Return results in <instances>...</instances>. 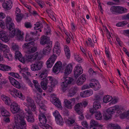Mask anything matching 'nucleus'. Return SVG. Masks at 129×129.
Instances as JSON below:
<instances>
[{"mask_svg": "<svg viewBox=\"0 0 129 129\" xmlns=\"http://www.w3.org/2000/svg\"><path fill=\"white\" fill-rule=\"evenodd\" d=\"M25 26L27 28H31L32 25L29 22H26L25 23Z\"/></svg>", "mask_w": 129, "mask_h": 129, "instance_id": "obj_52", "label": "nucleus"}, {"mask_svg": "<svg viewBox=\"0 0 129 129\" xmlns=\"http://www.w3.org/2000/svg\"><path fill=\"white\" fill-rule=\"evenodd\" d=\"M82 105L81 103H78L75 105L74 107L75 110L78 114L80 115L79 118L81 119H82L84 118L82 111Z\"/></svg>", "mask_w": 129, "mask_h": 129, "instance_id": "obj_12", "label": "nucleus"}, {"mask_svg": "<svg viewBox=\"0 0 129 129\" xmlns=\"http://www.w3.org/2000/svg\"><path fill=\"white\" fill-rule=\"evenodd\" d=\"M62 66V64L61 62L60 61H58L53 67V71L54 73L58 74L60 72Z\"/></svg>", "mask_w": 129, "mask_h": 129, "instance_id": "obj_17", "label": "nucleus"}, {"mask_svg": "<svg viewBox=\"0 0 129 129\" xmlns=\"http://www.w3.org/2000/svg\"><path fill=\"white\" fill-rule=\"evenodd\" d=\"M39 119L40 122L44 124L46 123L47 121V119L43 113H41L39 115Z\"/></svg>", "mask_w": 129, "mask_h": 129, "instance_id": "obj_27", "label": "nucleus"}, {"mask_svg": "<svg viewBox=\"0 0 129 129\" xmlns=\"http://www.w3.org/2000/svg\"><path fill=\"white\" fill-rule=\"evenodd\" d=\"M33 39L34 40V38L33 36L31 37V36L29 35L28 34L26 35L25 38V40L26 41H29Z\"/></svg>", "mask_w": 129, "mask_h": 129, "instance_id": "obj_42", "label": "nucleus"}, {"mask_svg": "<svg viewBox=\"0 0 129 129\" xmlns=\"http://www.w3.org/2000/svg\"><path fill=\"white\" fill-rule=\"evenodd\" d=\"M95 98V99L94 102H100V101L102 99L101 96L99 95H96Z\"/></svg>", "mask_w": 129, "mask_h": 129, "instance_id": "obj_47", "label": "nucleus"}, {"mask_svg": "<svg viewBox=\"0 0 129 129\" xmlns=\"http://www.w3.org/2000/svg\"><path fill=\"white\" fill-rule=\"evenodd\" d=\"M53 54L48 59L46 62L47 67L48 68H51L54 63L56 59L57 58V56L56 55L54 54L55 53L59 55L60 54V51L59 49H56L53 48Z\"/></svg>", "mask_w": 129, "mask_h": 129, "instance_id": "obj_5", "label": "nucleus"}, {"mask_svg": "<svg viewBox=\"0 0 129 129\" xmlns=\"http://www.w3.org/2000/svg\"><path fill=\"white\" fill-rule=\"evenodd\" d=\"M34 85L35 88L40 93L42 92V90L38 82L36 83Z\"/></svg>", "mask_w": 129, "mask_h": 129, "instance_id": "obj_44", "label": "nucleus"}, {"mask_svg": "<svg viewBox=\"0 0 129 129\" xmlns=\"http://www.w3.org/2000/svg\"><path fill=\"white\" fill-rule=\"evenodd\" d=\"M27 105L31 108V110L35 111L36 110V106L34 101L30 98H28L27 99Z\"/></svg>", "mask_w": 129, "mask_h": 129, "instance_id": "obj_16", "label": "nucleus"}, {"mask_svg": "<svg viewBox=\"0 0 129 129\" xmlns=\"http://www.w3.org/2000/svg\"><path fill=\"white\" fill-rule=\"evenodd\" d=\"M16 20L18 22H20L23 17V15L22 14H17L16 15Z\"/></svg>", "mask_w": 129, "mask_h": 129, "instance_id": "obj_39", "label": "nucleus"}, {"mask_svg": "<svg viewBox=\"0 0 129 129\" xmlns=\"http://www.w3.org/2000/svg\"><path fill=\"white\" fill-rule=\"evenodd\" d=\"M29 109V108H28L27 109H25V110L26 111H27V113L28 114H29L28 115H32V112L30 110V109Z\"/></svg>", "mask_w": 129, "mask_h": 129, "instance_id": "obj_61", "label": "nucleus"}, {"mask_svg": "<svg viewBox=\"0 0 129 129\" xmlns=\"http://www.w3.org/2000/svg\"><path fill=\"white\" fill-rule=\"evenodd\" d=\"M15 34L16 39L17 40H22L23 39V34H21V31L17 30V31L15 29Z\"/></svg>", "mask_w": 129, "mask_h": 129, "instance_id": "obj_26", "label": "nucleus"}, {"mask_svg": "<svg viewBox=\"0 0 129 129\" xmlns=\"http://www.w3.org/2000/svg\"><path fill=\"white\" fill-rule=\"evenodd\" d=\"M40 74L39 78L41 80L44 79H46V78L47 77L48 73L47 70H41L40 72Z\"/></svg>", "mask_w": 129, "mask_h": 129, "instance_id": "obj_23", "label": "nucleus"}, {"mask_svg": "<svg viewBox=\"0 0 129 129\" xmlns=\"http://www.w3.org/2000/svg\"><path fill=\"white\" fill-rule=\"evenodd\" d=\"M74 77L76 79L83 73V70L81 67L76 66L74 71Z\"/></svg>", "mask_w": 129, "mask_h": 129, "instance_id": "obj_18", "label": "nucleus"}, {"mask_svg": "<svg viewBox=\"0 0 129 129\" xmlns=\"http://www.w3.org/2000/svg\"><path fill=\"white\" fill-rule=\"evenodd\" d=\"M26 119L28 122L33 123L34 122L35 119L32 115H28Z\"/></svg>", "mask_w": 129, "mask_h": 129, "instance_id": "obj_36", "label": "nucleus"}, {"mask_svg": "<svg viewBox=\"0 0 129 129\" xmlns=\"http://www.w3.org/2000/svg\"><path fill=\"white\" fill-rule=\"evenodd\" d=\"M85 80V75L83 74L78 78L76 82L77 84L78 85H81L83 84Z\"/></svg>", "mask_w": 129, "mask_h": 129, "instance_id": "obj_25", "label": "nucleus"}, {"mask_svg": "<svg viewBox=\"0 0 129 129\" xmlns=\"http://www.w3.org/2000/svg\"><path fill=\"white\" fill-rule=\"evenodd\" d=\"M74 129H85L84 128L82 127L81 126L78 125L75 126L74 127Z\"/></svg>", "mask_w": 129, "mask_h": 129, "instance_id": "obj_64", "label": "nucleus"}, {"mask_svg": "<svg viewBox=\"0 0 129 129\" xmlns=\"http://www.w3.org/2000/svg\"><path fill=\"white\" fill-rule=\"evenodd\" d=\"M64 81L61 84L62 91L65 92L67 91L69 92L68 96L69 97H72L74 95L77 93L78 88L74 87L70 88L69 84H70L73 80V78L70 77H64Z\"/></svg>", "mask_w": 129, "mask_h": 129, "instance_id": "obj_2", "label": "nucleus"}, {"mask_svg": "<svg viewBox=\"0 0 129 129\" xmlns=\"http://www.w3.org/2000/svg\"><path fill=\"white\" fill-rule=\"evenodd\" d=\"M39 126L42 128L44 129H52V127L48 124L43 123L40 122V123H39Z\"/></svg>", "mask_w": 129, "mask_h": 129, "instance_id": "obj_30", "label": "nucleus"}, {"mask_svg": "<svg viewBox=\"0 0 129 129\" xmlns=\"http://www.w3.org/2000/svg\"><path fill=\"white\" fill-rule=\"evenodd\" d=\"M1 114L2 116L5 117H9L10 116V114L8 111L4 109H1Z\"/></svg>", "mask_w": 129, "mask_h": 129, "instance_id": "obj_31", "label": "nucleus"}, {"mask_svg": "<svg viewBox=\"0 0 129 129\" xmlns=\"http://www.w3.org/2000/svg\"><path fill=\"white\" fill-rule=\"evenodd\" d=\"M15 122L16 124L20 123L21 126L20 129H26V123L24 119V115L22 114L20 116L18 115H14Z\"/></svg>", "mask_w": 129, "mask_h": 129, "instance_id": "obj_7", "label": "nucleus"}, {"mask_svg": "<svg viewBox=\"0 0 129 129\" xmlns=\"http://www.w3.org/2000/svg\"><path fill=\"white\" fill-rule=\"evenodd\" d=\"M1 98L2 99L3 101H6V100H7L6 99L7 98L9 99V97L6 96L5 95H2L1 96Z\"/></svg>", "mask_w": 129, "mask_h": 129, "instance_id": "obj_58", "label": "nucleus"}, {"mask_svg": "<svg viewBox=\"0 0 129 129\" xmlns=\"http://www.w3.org/2000/svg\"><path fill=\"white\" fill-rule=\"evenodd\" d=\"M129 115V111H127L126 112L123 113L120 115L121 118H124L126 117Z\"/></svg>", "mask_w": 129, "mask_h": 129, "instance_id": "obj_43", "label": "nucleus"}, {"mask_svg": "<svg viewBox=\"0 0 129 129\" xmlns=\"http://www.w3.org/2000/svg\"><path fill=\"white\" fill-rule=\"evenodd\" d=\"M101 87L100 84L97 80L95 79H91L90 81L89 85L86 84L83 85L82 88V90L88 89L90 87L93 88L95 90H98Z\"/></svg>", "mask_w": 129, "mask_h": 129, "instance_id": "obj_6", "label": "nucleus"}, {"mask_svg": "<svg viewBox=\"0 0 129 129\" xmlns=\"http://www.w3.org/2000/svg\"><path fill=\"white\" fill-rule=\"evenodd\" d=\"M9 50L6 49L4 50V56L5 58H7L9 60H11L12 59V55L9 53Z\"/></svg>", "mask_w": 129, "mask_h": 129, "instance_id": "obj_29", "label": "nucleus"}, {"mask_svg": "<svg viewBox=\"0 0 129 129\" xmlns=\"http://www.w3.org/2000/svg\"><path fill=\"white\" fill-rule=\"evenodd\" d=\"M112 108L114 109V111L115 112V111L118 110L120 109L119 107V106L118 105L115 106L113 107H112Z\"/></svg>", "mask_w": 129, "mask_h": 129, "instance_id": "obj_57", "label": "nucleus"}, {"mask_svg": "<svg viewBox=\"0 0 129 129\" xmlns=\"http://www.w3.org/2000/svg\"><path fill=\"white\" fill-rule=\"evenodd\" d=\"M12 85L18 89H20L21 88V86L20 83L18 82L17 80L15 82V83H14Z\"/></svg>", "mask_w": 129, "mask_h": 129, "instance_id": "obj_45", "label": "nucleus"}, {"mask_svg": "<svg viewBox=\"0 0 129 129\" xmlns=\"http://www.w3.org/2000/svg\"><path fill=\"white\" fill-rule=\"evenodd\" d=\"M9 79L10 80V82L12 85L14 83H15V82L16 81L15 79L10 76L9 77Z\"/></svg>", "mask_w": 129, "mask_h": 129, "instance_id": "obj_49", "label": "nucleus"}, {"mask_svg": "<svg viewBox=\"0 0 129 129\" xmlns=\"http://www.w3.org/2000/svg\"><path fill=\"white\" fill-rule=\"evenodd\" d=\"M114 110L112 107L108 109L103 114L104 119L106 120H108L111 118L112 115L115 112Z\"/></svg>", "mask_w": 129, "mask_h": 129, "instance_id": "obj_14", "label": "nucleus"}, {"mask_svg": "<svg viewBox=\"0 0 129 129\" xmlns=\"http://www.w3.org/2000/svg\"><path fill=\"white\" fill-rule=\"evenodd\" d=\"M12 48L14 50H17L18 49V46L17 45L15 44H13L12 45Z\"/></svg>", "mask_w": 129, "mask_h": 129, "instance_id": "obj_54", "label": "nucleus"}, {"mask_svg": "<svg viewBox=\"0 0 129 129\" xmlns=\"http://www.w3.org/2000/svg\"><path fill=\"white\" fill-rule=\"evenodd\" d=\"M81 104L82 105V107H85L87 105L88 103L86 101H84L81 103Z\"/></svg>", "mask_w": 129, "mask_h": 129, "instance_id": "obj_63", "label": "nucleus"}, {"mask_svg": "<svg viewBox=\"0 0 129 129\" xmlns=\"http://www.w3.org/2000/svg\"><path fill=\"white\" fill-rule=\"evenodd\" d=\"M52 102L57 107L59 108L61 107V103L59 100L56 97H54L53 99Z\"/></svg>", "mask_w": 129, "mask_h": 129, "instance_id": "obj_28", "label": "nucleus"}, {"mask_svg": "<svg viewBox=\"0 0 129 129\" xmlns=\"http://www.w3.org/2000/svg\"><path fill=\"white\" fill-rule=\"evenodd\" d=\"M75 102V99L74 98L70 99V100L67 99L64 100V102L65 107L69 109H71Z\"/></svg>", "mask_w": 129, "mask_h": 129, "instance_id": "obj_15", "label": "nucleus"}, {"mask_svg": "<svg viewBox=\"0 0 129 129\" xmlns=\"http://www.w3.org/2000/svg\"><path fill=\"white\" fill-rule=\"evenodd\" d=\"M41 39L40 43L42 45L46 44L48 45L50 42L49 38L44 36H42Z\"/></svg>", "mask_w": 129, "mask_h": 129, "instance_id": "obj_24", "label": "nucleus"}, {"mask_svg": "<svg viewBox=\"0 0 129 129\" xmlns=\"http://www.w3.org/2000/svg\"><path fill=\"white\" fill-rule=\"evenodd\" d=\"M2 6L4 8L7 10H9L11 8V6L9 3H3L2 4Z\"/></svg>", "mask_w": 129, "mask_h": 129, "instance_id": "obj_41", "label": "nucleus"}, {"mask_svg": "<svg viewBox=\"0 0 129 129\" xmlns=\"http://www.w3.org/2000/svg\"><path fill=\"white\" fill-rule=\"evenodd\" d=\"M11 70V68L10 67L8 66H6L4 65L3 71H8L9 70Z\"/></svg>", "mask_w": 129, "mask_h": 129, "instance_id": "obj_46", "label": "nucleus"}, {"mask_svg": "<svg viewBox=\"0 0 129 129\" xmlns=\"http://www.w3.org/2000/svg\"><path fill=\"white\" fill-rule=\"evenodd\" d=\"M72 68V65L71 64H69L67 66L64 73V76L63 77V79L64 77H69L67 76L71 73Z\"/></svg>", "mask_w": 129, "mask_h": 129, "instance_id": "obj_19", "label": "nucleus"}, {"mask_svg": "<svg viewBox=\"0 0 129 129\" xmlns=\"http://www.w3.org/2000/svg\"><path fill=\"white\" fill-rule=\"evenodd\" d=\"M93 107L97 110L101 107L100 102H94L93 104Z\"/></svg>", "mask_w": 129, "mask_h": 129, "instance_id": "obj_35", "label": "nucleus"}, {"mask_svg": "<svg viewBox=\"0 0 129 129\" xmlns=\"http://www.w3.org/2000/svg\"><path fill=\"white\" fill-rule=\"evenodd\" d=\"M112 99L111 96H110L109 95H106L103 98V102L105 103H107L110 101Z\"/></svg>", "mask_w": 129, "mask_h": 129, "instance_id": "obj_32", "label": "nucleus"}, {"mask_svg": "<svg viewBox=\"0 0 129 129\" xmlns=\"http://www.w3.org/2000/svg\"><path fill=\"white\" fill-rule=\"evenodd\" d=\"M58 81L55 78L51 76L47 77L46 79L42 80L41 82V85L42 88L45 90L47 88V85L48 84H50L48 86L52 87L57 84Z\"/></svg>", "mask_w": 129, "mask_h": 129, "instance_id": "obj_3", "label": "nucleus"}, {"mask_svg": "<svg viewBox=\"0 0 129 129\" xmlns=\"http://www.w3.org/2000/svg\"><path fill=\"white\" fill-rule=\"evenodd\" d=\"M85 97H88L92 95L93 94V91L91 90H87L84 91Z\"/></svg>", "mask_w": 129, "mask_h": 129, "instance_id": "obj_38", "label": "nucleus"}, {"mask_svg": "<svg viewBox=\"0 0 129 129\" xmlns=\"http://www.w3.org/2000/svg\"><path fill=\"white\" fill-rule=\"evenodd\" d=\"M12 19L10 17L7 16L6 21V26L10 31L9 35L10 37L13 38L15 36V29L14 23L11 22Z\"/></svg>", "mask_w": 129, "mask_h": 129, "instance_id": "obj_4", "label": "nucleus"}, {"mask_svg": "<svg viewBox=\"0 0 129 129\" xmlns=\"http://www.w3.org/2000/svg\"><path fill=\"white\" fill-rule=\"evenodd\" d=\"M42 24V23H40L39 22H37L36 24H35V25L36 26L34 27V29L35 30H37V29H39V28H38L40 26H41V25Z\"/></svg>", "mask_w": 129, "mask_h": 129, "instance_id": "obj_48", "label": "nucleus"}, {"mask_svg": "<svg viewBox=\"0 0 129 129\" xmlns=\"http://www.w3.org/2000/svg\"><path fill=\"white\" fill-rule=\"evenodd\" d=\"M118 102V100L116 99H114L112 100L109 104V105L111 104H115Z\"/></svg>", "mask_w": 129, "mask_h": 129, "instance_id": "obj_56", "label": "nucleus"}, {"mask_svg": "<svg viewBox=\"0 0 129 129\" xmlns=\"http://www.w3.org/2000/svg\"><path fill=\"white\" fill-rule=\"evenodd\" d=\"M0 39L3 41L7 42L9 41L8 37L6 34L5 31L0 30Z\"/></svg>", "mask_w": 129, "mask_h": 129, "instance_id": "obj_20", "label": "nucleus"}, {"mask_svg": "<svg viewBox=\"0 0 129 129\" xmlns=\"http://www.w3.org/2000/svg\"><path fill=\"white\" fill-rule=\"evenodd\" d=\"M97 112V110L94 108H91L89 109V112L91 113V115H93L94 113H95Z\"/></svg>", "mask_w": 129, "mask_h": 129, "instance_id": "obj_50", "label": "nucleus"}, {"mask_svg": "<svg viewBox=\"0 0 129 129\" xmlns=\"http://www.w3.org/2000/svg\"><path fill=\"white\" fill-rule=\"evenodd\" d=\"M10 110L13 114L18 113L16 115L20 116L24 114L23 113L20 108L19 106L15 102H14L11 104Z\"/></svg>", "mask_w": 129, "mask_h": 129, "instance_id": "obj_8", "label": "nucleus"}, {"mask_svg": "<svg viewBox=\"0 0 129 129\" xmlns=\"http://www.w3.org/2000/svg\"><path fill=\"white\" fill-rule=\"evenodd\" d=\"M95 118L97 120H100L102 119V115L100 111H97L95 113Z\"/></svg>", "mask_w": 129, "mask_h": 129, "instance_id": "obj_34", "label": "nucleus"}, {"mask_svg": "<svg viewBox=\"0 0 129 129\" xmlns=\"http://www.w3.org/2000/svg\"><path fill=\"white\" fill-rule=\"evenodd\" d=\"M7 100H6V101H4L5 103L8 105H9L10 104V98L9 97V99H8L7 98L6 99Z\"/></svg>", "mask_w": 129, "mask_h": 129, "instance_id": "obj_59", "label": "nucleus"}, {"mask_svg": "<svg viewBox=\"0 0 129 129\" xmlns=\"http://www.w3.org/2000/svg\"><path fill=\"white\" fill-rule=\"evenodd\" d=\"M53 115L55 117L57 123L60 125L62 126L64 123V122L58 112L57 110L53 112Z\"/></svg>", "mask_w": 129, "mask_h": 129, "instance_id": "obj_11", "label": "nucleus"}, {"mask_svg": "<svg viewBox=\"0 0 129 129\" xmlns=\"http://www.w3.org/2000/svg\"><path fill=\"white\" fill-rule=\"evenodd\" d=\"M35 44L34 41L29 42H28L25 43L23 45V46L25 47L28 48L26 51V53L28 54L26 55V59L29 61L35 60L36 59H41V57H40V55L38 53H36L33 55L31 54L35 52L37 50V47L34 46Z\"/></svg>", "mask_w": 129, "mask_h": 129, "instance_id": "obj_1", "label": "nucleus"}, {"mask_svg": "<svg viewBox=\"0 0 129 129\" xmlns=\"http://www.w3.org/2000/svg\"><path fill=\"white\" fill-rule=\"evenodd\" d=\"M35 98L36 102L38 104H40V102L41 100L40 97L38 96H37L36 97H35Z\"/></svg>", "mask_w": 129, "mask_h": 129, "instance_id": "obj_53", "label": "nucleus"}, {"mask_svg": "<svg viewBox=\"0 0 129 129\" xmlns=\"http://www.w3.org/2000/svg\"><path fill=\"white\" fill-rule=\"evenodd\" d=\"M110 10L113 14H121L126 12L127 9L120 6H113L111 7Z\"/></svg>", "mask_w": 129, "mask_h": 129, "instance_id": "obj_9", "label": "nucleus"}, {"mask_svg": "<svg viewBox=\"0 0 129 129\" xmlns=\"http://www.w3.org/2000/svg\"><path fill=\"white\" fill-rule=\"evenodd\" d=\"M52 42L50 41L48 45L45 47L43 50V53L44 55H47L49 53L50 50L52 47Z\"/></svg>", "mask_w": 129, "mask_h": 129, "instance_id": "obj_21", "label": "nucleus"}, {"mask_svg": "<svg viewBox=\"0 0 129 129\" xmlns=\"http://www.w3.org/2000/svg\"><path fill=\"white\" fill-rule=\"evenodd\" d=\"M75 122L74 120H69L67 121L68 124L69 125H71L72 124H73Z\"/></svg>", "mask_w": 129, "mask_h": 129, "instance_id": "obj_62", "label": "nucleus"}, {"mask_svg": "<svg viewBox=\"0 0 129 129\" xmlns=\"http://www.w3.org/2000/svg\"><path fill=\"white\" fill-rule=\"evenodd\" d=\"M122 18V19L124 20L129 19V14H127L126 15L123 16Z\"/></svg>", "mask_w": 129, "mask_h": 129, "instance_id": "obj_60", "label": "nucleus"}, {"mask_svg": "<svg viewBox=\"0 0 129 129\" xmlns=\"http://www.w3.org/2000/svg\"><path fill=\"white\" fill-rule=\"evenodd\" d=\"M40 59H36L34 63L32 64L30 66L31 70L34 71H38L40 70L43 67V62L40 61Z\"/></svg>", "mask_w": 129, "mask_h": 129, "instance_id": "obj_10", "label": "nucleus"}, {"mask_svg": "<svg viewBox=\"0 0 129 129\" xmlns=\"http://www.w3.org/2000/svg\"><path fill=\"white\" fill-rule=\"evenodd\" d=\"M10 93L14 97L16 98V97L20 98L23 100L24 99V97L23 96L22 94L19 91L15 88H14L12 90H9Z\"/></svg>", "mask_w": 129, "mask_h": 129, "instance_id": "obj_13", "label": "nucleus"}, {"mask_svg": "<svg viewBox=\"0 0 129 129\" xmlns=\"http://www.w3.org/2000/svg\"><path fill=\"white\" fill-rule=\"evenodd\" d=\"M7 46L6 45H3L0 43V49L2 50L4 49H6Z\"/></svg>", "mask_w": 129, "mask_h": 129, "instance_id": "obj_55", "label": "nucleus"}, {"mask_svg": "<svg viewBox=\"0 0 129 129\" xmlns=\"http://www.w3.org/2000/svg\"><path fill=\"white\" fill-rule=\"evenodd\" d=\"M15 54L16 59H18L20 61L23 63H25L24 59L22 57L21 54L19 51H16Z\"/></svg>", "mask_w": 129, "mask_h": 129, "instance_id": "obj_22", "label": "nucleus"}, {"mask_svg": "<svg viewBox=\"0 0 129 129\" xmlns=\"http://www.w3.org/2000/svg\"><path fill=\"white\" fill-rule=\"evenodd\" d=\"M98 124L97 121H95L94 120L92 119L90 122V128L93 127L97 126L98 125Z\"/></svg>", "mask_w": 129, "mask_h": 129, "instance_id": "obj_33", "label": "nucleus"}, {"mask_svg": "<svg viewBox=\"0 0 129 129\" xmlns=\"http://www.w3.org/2000/svg\"><path fill=\"white\" fill-rule=\"evenodd\" d=\"M82 126L87 128H88L89 126L87 125V122L86 121H84L81 122Z\"/></svg>", "mask_w": 129, "mask_h": 129, "instance_id": "obj_51", "label": "nucleus"}, {"mask_svg": "<svg viewBox=\"0 0 129 129\" xmlns=\"http://www.w3.org/2000/svg\"><path fill=\"white\" fill-rule=\"evenodd\" d=\"M128 23L127 21H124L122 22H120L117 23L116 25L117 26L122 27L125 26Z\"/></svg>", "mask_w": 129, "mask_h": 129, "instance_id": "obj_40", "label": "nucleus"}, {"mask_svg": "<svg viewBox=\"0 0 129 129\" xmlns=\"http://www.w3.org/2000/svg\"><path fill=\"white\" fill-rule=\"evenodd\" d=\"M110 125L111 129H121L120 127L118 124L111 123Z\"/></svg>", "mask_w": 129, "mask_h": 129, "instance_id": "obj_37", "label": "nucleus"}]
</instances>
